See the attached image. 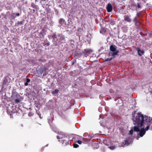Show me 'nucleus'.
Segmentation results:
<instances>
[{"label": "nucleus", "instance_id": "72a5a7b5", "mask_svg": "<svg viewBox=\"0 0 152 152\" xmlns=\"http://www.w3.org/2000/svg\"><path fill=\"white\" fill-rule=\"evenodd\" d=\"M112 58H107L106 60V61H110L112 60Z\"/></svg>", "mask_w": 152, "mask_h": 152}, {"label": "nucleus", "instance_id": "bb28decb", "mask_svg": "<svg viewBox=\"0 0 152 152\" xmlns=\"http://www.w3.org/2000/svg\"><path fill=\"white\" fill-rule=\"evenodd\" d=\"M73 147H74V148H77L79 146L78 145H77V144H76V143H74V144H73Z\"/></svg>", "mask_w": 152, "mask_h": 152}, {"label": "nucleus", "instance_id": "f8f14e48", "mask_svg": "<svg viewBox=\"0 0 152 152\" xmlns=\"http://www.w3.org/2000/svg\"><path fill=\"white\" fill-rule=\"evenodd\" d=\"M139 127H140L138 126L137 125V126H134V129H133V130H134V131H135V132H139V131H140V129H139V128H138ZM144 127V126L142 127Z\"/></svg>", "mask_w": 152, "mask_h": 152}, {"label": "nucleus", "instance_id": "39448f33", "mask_svg": "<svg viewBox=\"0 0 152 152\" xmlns=\"http://www.w3.org/2000/svg\"><path fill=\"white\" fill-rule=\"evenodd\" d=\"M8 85V80L6 78H5L2 82V88H6Z\"/></svg>", "mask_w": 152, "mask_h": 152}, {"label": "nucleus", "instance_id": "aec40b11", "mask_svg": "<svg viewBox=\"0 0 152 152\" xmlns=\"http://www.w3.org/2000/svg\"><path fill=\"white\" fill-rule=\"evenodd\" d=\"M43 46H48L50 45V43L49 42H46L44 41V42L43 43Z\"/></svg>", "mask_w": 152, "mask_h": 152}, {"label": "nucleus", "instance_id": "9d476101", "mask_svg": "<svg viewBox=\"0 0 152 152\" xmlns=\"http://www.w3.org/2000/svg\"><path fill=\"white\" fill-rule=\"evenodd\" d=\"M124 20H125V21L128 22H131V19L130 18L129 16L128 15L124 16Z\"/></svg>", "mask_w": 152, "mask_h": 152}, {"label": "nucleus", "instance_id": "412c9836", "mask_svg": "<svg viewBox=\"0 0 152 152\" xmlns=\"http://www.w3.org/2000/svg\"><path fill=\"white\" fill-rule=\"evenodd\" d=\"M49 37H51L53 38V39H54L55 38H56V36L55 34H54L53 35L49 36Z\"/></svg>", "mask_w": 152, "mask_h": 152}, {"label": "nucleus", "instance_id": "7c9ffc66", "mask_svg": "<svg viewBox=\"0 0 152 152\" xmlns=\"http://www.w3.org/2000/svg\"><path fill=\"white\" fill-rule=\"evenodd\" d=\"M82 30V28L80 27L77 28V31H80Z\"/></svg>", "mask_w": 152, "mask_h": 152}, {"label": "nucleus", "instance_id": "e433bc0d", "mask_svg": "<svg viewBox=\"0 0 152 152\" xmlns=\"http://www.w3.org/2000/svg\"><path fill=\"white\" fill-rule=\"evenodd\" d=\"M15 15L17 16H19L20 15V14L19 13H17L16 14H15Z\"/></svg>", "mask_w": 152, "mask_h": 152}, {"label": "nucleus", "instance_id": "4468645a", "mask_svg": "<svg viewBox=\"0 0 152 152\" xmlns=\"http://www.w3.org/2000/svg\"><path fill=\"white\" fill-rule=\"evenodd\" d=\"M59 23L61 25H62L63 24H64L65 20L63 18H60V19H59Z\"/></svg>", "mask_w": 152, "mask_h": 152}, {"label": "nucleus", "instance_id": "20e7f679", "mask_svg": "<svg viewBox=\"0 0 152 152\" xmlns=\"http://www.w3.org/2000/svg\"><path fill=\"white\" fill-rule=\"evenodd\" d=\"M61 142L64 146L69 145V139L68 137H66V140H61Z\"/></svg>", "mask_w": 152, "mask_h": 152}, {"label": "nucleus", "instance_id": "c85d7f7f", "mask_svg": "<svg viewBox=\"0 0 152 152\" xmlns=\"http://www.w3.org/2000/svg\"><path fill=\"white\" fill-rule=\"evenodd\" d=\"M134 131L133 129H131V130H130V131H129V134H130V135H132V134H133V132Z\"/></svg>", "mask_w": 152, "mask_h": 152}, {"label": "nucleus", "instance_id": "a19ab883", "mask_svg": "<svg viewBox=\"0 0 152 152\" xmlns=\"http://www.w3.org/2000/svg\"><path fill=\"white\" fill-rule=\"evenodd\" d=\"M43 0L44 1H45L46 0Z\"/></svg>", "mask_w": 152, "mask_h": 152}, {"label": "nucleus", "instance_id": "ea45409f", "mask_svg": "<svg viewBox=\"0 0 152 152\" xmlns=\"http://www.w3.org/2000/svg\"><path fill=\"white\" fill-rule=\"evenodd\" d=\"M121 0L122 1H125V0Z\"/></svg>", "mask_w": 152, "mask_h": 152}, {"label": "nucleus", "instance_id": "b1692460", "mask_svg": "<svg viewBox=\"0 0 152 152\" xmlns=\"http://www.w3.org/2000/svg\"><path fill=\"white\" fill-rule=\"evenodd\" d=\"M59 91V90H58V89H55V90H54V91H53V92H52V93H53V94H55L58 93Z\"/></svg>", "mask_w": 152, "mask_h": 152}, {"label": "nucleus", "instance_id": "6e6552de", "mask_svg": "<svg viewBox=\"0 0 152 152\" xmlns=\"http://www.w3.org/2000/svg\"><path fill=\"white\" fill-rule=\"evenodd\" d=\"M117 48V47L116 46L114 45H112L110 46V50L112 52H114L116 51H117L116 50Z\"/></svg>", "mask_w": 152, "mask_h": 152}, {"label": "nucleus", "instance_id": "f704fd0d", "mask_svg": "<svg viewBox=\"0 0 152 152\" xmlns=\"http://www.w3.org/2000/svg\"><path fill=\"white\" fill-rule=\"evenodd\" d=\"M29 82H30V80L29 78H26V83H28Z\"/></svg>", "mask_w": 152, "mask_h": 152}, {"label": "nucleus", "instance_id": "7ed1b4c3", "mask_svg": "<svg viewBox=\"0 0 152 152\" xmlns=\"http://www.w3.org/2000/svg\"><path fill=\"white\" fill-rule=\"evenodd\" d=\"M132 140L130 137H128L126 139V140H125V143L123 142L122 145H121V146H124L125 145H128L130 144V143L132 142Z\"/></svg>", "mask_w": 152, "mask_h": 152}, {"label": "nucleus", "instance_id": "393cba45", "mask_svg": "<svg viewBox=\"0 0 152 152\" xmlns=\"http://www.w3.org/2000/svg\"><path fill=\"white\" fill-rule=\"evenodd\" d=\"M63 137H61V135H59L58 136H57V139H61L62 140H65L64 139H63Z\"/></svg>", "mask_w": 152, "mask_h": 152}, {"label": "nucleus", "instance_id": "423d86ee", "mask_svg": "<svg viewBox=\"0 0 152 152\" xmlns=\"http://www.w3.org/2000/svg\"><path fill=\"white\" fill-rule=\"evenodd\" d=\"M146 131L145 130L144 127L141 128L140 130V131H139V135H140V137H142L143 136H144V134H145Z\"/></svg>", "mask_w": 152, "mask_h": 152}, {"label": "nucleus", "instance_id": "58836bf2", "mask_svg": "<svg viewBox=\"0 0 152 152\" xmlns=\"http://www.w3.org/2000/svg\"><path fill=\"white\" fill-rule=\"evenodd\" d=\"M149 36H150V37H152V33H151L149 34Z\"/></svg>", "mask_w": 152, "mask_h": 152}, {"label": "nucleus", "instance_id": "0eeeda50", "mask_svg": "<svg viewBox=\"0 0 152 152\" xmlns=\"http://www.w3.org/2000/svg\"><path fill=\"white\" fill-rule=\"evenodd\" d=\"M106 9L107 12H111L112 10V6L109 3V4H107V5Z\"/></svg>", "mask_w": 152, "mask_h": 152}, {"label": "nucleus", "instance_id": "dca6fc26", "mask_svg": "<svg viewBox=\"0 0 152 152\" xmlns=\"http://www.w3.org/2000/svg\"><path fill=\"white\" fill-rule=\"evenodd\" d=\"M140 52L141 53H144V52L143 51L141 50L139 48H138V55H139L140 56H141L142 55V54L140 53L139 52Z\"/></svg>", "mask_w": 152, "mask_h": 152}, {"label": "nucleus", "instance_id": "4c0bfd02", "mask_svg": "<svg viewBox=\"0 0 152 152\" xmlns=\"http://www.w3.org/2000/svg\"><path fill=\"white\" fill-rule=\"evenodd\" d=\"M28 83H25V86H28Z\"/></svg>", "mask_w": 152, "mask_h": 152}, {"label": "nucleus", "instance_id": "473e14b6", "mask_svg": "<svg viewBox=\"0 0 152 152\" xmlns=\"http://www.w3.org/2000/svg\"><path fill=\"white\" fill-rule=\"evenodd\" d=\"M77 143H78V144H82V141H81V140H77Z\"/></svg>", "mask_w": 152, "mask_h": 152}, {"label": "nucleus", "instance_id": "1a4fd4ad", "mask_svg": "<svg viewBox=\"0 0 152 152\" xmlns=\"http://www.w3.org/2000/svg\"><path fill=\"white\" fill-rule=\"evenodd\" d=\"M119 53V51L118 50H116L115 51L112 52H110L109 53V55L110 56H114L118 54V53Z\"/></svg>", "mask_w": 152, "mask_h": 152}, {"label": "nucleus", "instance_id": "f257e3e1", "mask_svg": "<svg viewBox=\"0 0 152 152\" xmlns=\"http://www.w3.org/2000/svg\"><path fill=\"white\" fill-rule=\"evenodd\" d=\"M152 119L146 115H143L141 113L136 114L134 119V125L140 127L144 126V124H148L152 121Z\"/></svg>", "mask_w": 152, "mask_h": 152}, {"label": "nucleus", "instance_id": "cd10ccee", "mask_svg": "<svg viewBox=\"0 0 152 152\" xmlns=\"http://www.w3.org/2000/svg\"><path fill=\"white\" fill-rule=\"evenodd\" d=\"M136 7H137L138 8H140L141 6L139 3H137V5H135Z\"/></svg>", "mask_w": 152, "mask_h": 152}, {"label": "nucleus", "instance_id": "2eb2a0df", "mask_svg": "<svg viewBox=\"0 0 152 152\" xmlns=\"http://www.w3.org/2000/svg\"><path fill=\"white\" fill-rule=\"evenodd\" d=\"M46 18L45 17H43L42 18V19L40 20V22L41 23L44 24L45 22V21H46Z\"/></svg>", "mask_w": 152, "mask_h": 152}, {"label": "nucleus", "instance_id": "c9c22d12", "mask_svg": "<svg viewBox=\"0 0 152 152\" xmlns=\"http://www.w3.org/2000/svg\"><path fill=\"white\" fill-rule=\"evenodd\" d=\"M31 7H32L33 8H35V5L34 4H31Z\"/></svg>", "mask_w": 152, "mask_h": 152}, {"label": "nucleus", "instance_id": "c756f323", "mask_svg": "<svg viewBox=\"0 0 152 152\" xmlns=\"http://www.w3.org/2000/svg\"><path fill=\"white\" fill-rule=\"evenodd\" d=\"M59 135H62V137H63V138H66V137H68L69 138V137H67L66 136H65V135L63 134H60Z\"/></svg>", "mask_w": 152, "mask_h": 152}, {"label": "nucleus", "instance_id": "a211bd4d", "mask_svg": "<svg viewBox=\"0 0 152 152\" xmlns=\"http://www.w3.org/2000/svg\"><path fill=\"white\" fill-rule=\"evenodd\" d=\"M145 125H146L147 126L146 128H144V129H145V131H147L149 129V126L150 125V123H149V124H144V126Z\"/></svg>", "mask_w": 152, "mask_h": 152}, {"label": "nucleus", "instance_id": "ddd939ff", "mask_svg": "<svg viewBox=\"0 0 152 152\" xmlns=\"http://www.w3.org/2000/svg\"><path fill=\"white\" fill-rule=\"evenodd\" d=\"M133 21L135 23V25L136 26H137V23H139V21H138L137 19V18L136 17H135L134 19L133 20Z\"/></svg>", "mask_w": 152, "mask_h": 152}, {"label": "nucleus", "instance_id": "4be33fe9", "mask_svg": "<svg viewBox=\"0 0 152 152\" xmlns=\"http://www.w3.org/2000/svg\"><path fill=\"white\" fill-rule=\"evenodd\" d=\"M10 16H11V17L13 19H14L17 16L15 15V14L14 13H11V15H10Z\"/></svg>", "mask_w": 152, "mask_h": 152}, {"label": "nucleus", "instance_id": "a878e982", "mask_svg": "<svg viewBox=\"0 0 152 152\" xmlns=\"http://www.w3.org/2000/svg\"><path fill=\"white\" fill-rule=\"evenodd\" d=\"M111 150H113L115 148V146L114 145L110 146L108 147Z\"/></svg>", "mask_w": 152, "mask_h": 152}, {"label": "nucleus", "instance_id": "5701e85b", "mask_svg": "<svg viewBox=\"0 0 152 152\" xmlns=\"http://www.w3.org/2000/svg\"><path fill=\"white\" fill-rule=\"evenodd\" d=\"M24 20H23L21 21H18V25H22L23 24V23H24Z\"/></svg>", "mask_w": 152, "mask_h": 152}, {"label": "nucleus", "instance_id": "6ab92c4d", "mask_svg": "<svg viewBox=\"0 0 152 152\" xmlns=\"http://www.w3.org/2000/svg\"><path fill=\"white\" fill-rule=\"evenodd\" d=\"M20 102V99L19 98H17L15 100V103L16 104H18Z\"/></svg>", "mask_w": 152, "mask_h": 152}, {"label": "nucleus", "instance_id": "f3484780", "mask_svg": "<svg viewBox=\"0 0 152 152\" xmlns=\"http://www.w3.org/2000/svg\"><path fill=\"white\" fill-rule=\"evenodd\" d=\"M59 39L61 41H65L64 36L61 35L60 36Z\"/></svg>", "mask_w": 152, "mask_h": 152}, {"label": "nucleus", "instance_id": "9b49d317", "mask_svg": "<svg viewBox=\"0 0 152 152\" xmlns=\"http://www.w3.org/2000/svg\"><path fill=\"white\" fill-rule=\"evenodd\" d=\"M46 71V68L44 67L42 68H41L39 69V73L40 74L42 75L43 73Z\"/></svg>", "mask_w": 152, "mask_h": 152}, {"label": "nucleus", "instance_id": "2f4dec72", "mask_svg": "<svg viewBox=\"0 0 152 152\" xmlns=\"http://www.w3.org/2000/svg\"><path fill=\"white\" fill-rule=\"evenodd\" d=\"M83 55V53H79L77 54V56H82Z\"/></svg>", "mask_w": 152, "mask_h": 152}, {"label": "nucleus", "instance_id": "f03ea898", "mask_svg": "<svg viewBox=\"0 0 152 152\" xmlns=\"http://www.w3.org/2000/svg\"><path fill=\"white\" fill-rule=\"evenodd\" d=\"M92 50L91 49H85L82 52V53L84 54V56L86 57L90 53L92 52Z\"/></svg>", "mask_w": 152, "mask_h": 152}]
</instances>
